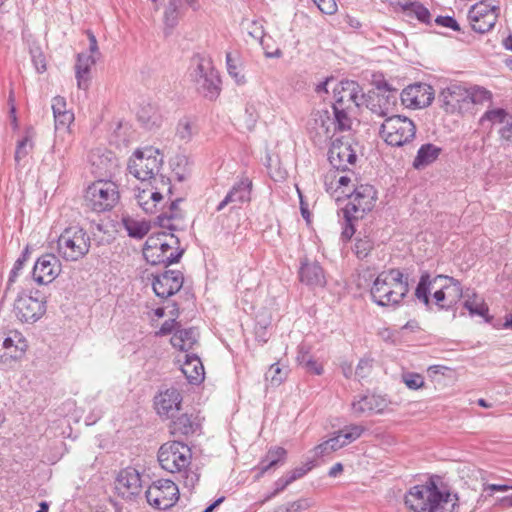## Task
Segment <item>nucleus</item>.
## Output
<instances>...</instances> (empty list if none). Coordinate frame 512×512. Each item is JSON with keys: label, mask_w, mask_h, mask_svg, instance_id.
<instances>
[{"label": "nucleus", "mask_w": 512, "mask_h": 512, "mask_svg": "<svg viewBox=\"0 0 512 512\" xmlns=\"http://www.w3.org/2000/svg\"><path fill=\"white\" fill-rule=\"evenodd\" d=\"M435 23L437 25H440V26L451 28L454 31H460L461 30V28H460L459 24L457 23V21L453 17H450V16H438L435 19Z\"/></svg>", "instance_id": "69168bd1"}, {"label": "nucleus", "mask_w": 512, "mask_h": 512, "mask_svg": "<svg viewBox=\"0 0 512 512\" xmlns=\"http://www.w3.org/2000/svg\"><path fill=\"white\" fill-rule=\"evenodd\" d=\"M198 333L195 328L176 329L171 337V344L174 348L188 352L197 343Z\"/></svg>", "instance_id": "473e14b6"}, {"label": "nucleus", "mask_w": 512, "mask_h": 512, "mask_svg": "<svg viewBox=\"0 0 512 512\" xmlns=\"http://www.w3.org/2000/svg\"><path fill=\"white\" fill-rule=\"evenodd\" d=\"M55 119V128L57 130L63 129L67 130L70 124L74 121V114L72 111H62L59 115L54 116Z\"/></svg>", "instance_id": "5fc2aeb1"}, {"label": "nucleus", "mask_w": 512, "mask_h": 512, "mask_svg": "<svg viewBox=\"0 0 512 512\" xmlns=\"http://www.w3.org/2000/svg\"><path fill=\"white\" fill-rule=\"evenodd\" d=\"M96 60L93 55L87 53H79L75 64V74L79 89L86 90L89 85L90 69Z\"/></svg>", "instance_id": "c85d7f7f"}, {"label": "nucleus", "mask_w": 512, "mask_h": 512, "mask_svg": "<svg viewBox=\"0 0 512 512\" xmlns=\"http://www.w3.org/2000/svg\"><path fill=\"white\" fill-rule=\"evenodd\" d=\"M169 245H180L179 239L171 233L159 232L150 235L143 249V255L146 258V254L157 252L160 247L169 248Z\"/></svg>", "instance_id": "2f4dec72"}, {"label": "nucleus", "mask_w": 512, "mask_h": 512, "mask_svg": "<svg viewBox=\"0 0 512 512\" xmlns=\"http://www.w3.org/2000/svg\"><path fill=\"white\" fill-rule=\"evenodd\" d=\"M349 202L343 209L344 219H359L371 211L377 199V192L372 185L361 184L348 194Z\"/></svg>", "instance_id": "9b49d317"}, {"label": "nucleus", "mask_w": 512, "mask_h": 512, "mask_svg": "<svg viewBox=\"0 0 512 512\" xmlns=\"http://www.w3.org/2000/svg\"><path fill=\"white\" fill-rule=\"evenodd\" d=\"M499 7L486 2H479L471 7L468 19L473 31L484 34L489 32L498 19Z\"/></svg>", "instance_id": "2eb2a0df"}, {"label": "nucleus", "mask_w": 512, "mask_h": 512, "mask_svg": "<svg viewBox=\"0 0 512 512\" xmlns=\"http://www.w3.org/2000/svg\"><path fill=\"white\" fill-rule=\"evenodd\" d=\"M311 138L316 144H322L331 140L336 132L348 131L351 128H343L336 121V113L328 110L313 112L307 127Z\"/></svg>", "instance_id": "9d476101"}, {"label": "nucleus", "mask_w": 512, "mask_h": 512, "mask_svg": "<svg viewBox=\"0 0 512 512\" xmlns=\"http://www.w3.org/2000/svg\"><path fill=\"white\" fill-rule=\"evenodd\" d=\"M405 12H408L409 14H414L416 18L422 23L430 24L431 22V14L429 10L417 2L411 1V4L408 5Z\"/></svg>", "instance_id": "3c124183"}, {"label": "nucleus", "mask_w": 512, "mask_h": 512, "mask_svg": "<svg viewBox=\"0 0 512 512\" xmlns=\"http://www.w3.org/2000/svg\"><path fill=\"white\" fill-rule=\"evenodd\" d=\"M33 141L32 135L29 131L26 132V135L17 143L15 150V161L17 164L20 163L22 159H24L32 150Z\"/></svg>", "instance_id": "09e8293b"}, {"label": "nucleus", "mask_w": 512, "mask_h": 512, "mask_svg": "<svg viewBox=\"0 0 512 512\" xmlns=\"http://www.w3.org/2000/svg\"><path fill=\"white\" fill-rule=\"evenodd\" d=\"M356 158V153L348 142H343L338 138L332 141L328 151V160L336 170L343 172L348 170V166L354 164Z\"/></svg>", "instance_id": "4be33fe9"}, {"label": "nucleus", "mask_w": 512, "mask_h": 512, "mask_svg": "<svg viewBox=\"0 0 512 512\" xmlns=\"http://www.w3.org/2000/svg\"><path fill=\"white\" fill-rule=\"evenodd\" d=\"M512 117L509 116L508 112L503 108H493L488 109L479 119V124L485 126L486 123L489 124L491 128L495 124H505Z\"/></svg>", "instance_id": "79ce46f5"}, {"label": "nucleus", "mask_w": 512, "mask_h": 512, "mask_svg": "<svg viewBox=\"0 0 512 512\" xmlns=\"http://www.w3.org/2000/svg\"><path fill=\"white\" fill-rule=\"evenodd\" d=\"M416 125L406 116L391 115L380 127V136L390 146L403 147L409 145L416 137Z\"/></svg>", "instance_id": "423d86ee"}, {"label": "nucleus", "mask_w": 512, "mask_h": 512, "mask_svg": "<svg viewBox=\"0 0 512 512\" xmlns=\"http://www.w3.org/2000/svg\"><path fill=\"white\" fill-rule=\"evenodd\" d=\"M118 186L111 180L100 179L86 190L85 205L94 212L111 210L119 201Z\"/></svg>", "instance_id": "6e6552de"}, {"label": "nucleus", "mask_w": 512, "mask_h": 512, "mask_svg": "<svg viewBox=\"0 0 512 512\" xmlns=\"http://www.w3.org/2000/svg\"><path fill=\"white\" fill-rule=\"evenodd\" d=\"M469 86L458 82L450 83L439 94V101L447 113H465L468 111Z\"/></svg>", "instance_id": "4468645a"}, {"label": "nucleus", "mask_w": 512, "mask_h": 512, "mask_svg": "<svg viewBox=\"0 0 512 512\" xmlns=\"http://www.w3.org/2000/svg\"><path fill=\"white\" fill-rule=\"evenodd\" d=\"M299 276L301 282L309 286H323L325 284L323 269L318 263L302 264Z\"/></svg>", "instance_id": "72a5a7b5"}, {"label": "nucleus", "mask_w": 512, "mask_h": 512, "mask_svg": "<svg viewBox=\"0 0 512 512\" xmlns=\"http://www.w3.org/2000/svg\"><path fill=\"white\" fill-rule=\"evenodd\" d=\"M265 378L272 386H278L284 380L285 373L282 371L278 363H274L269 367L265 374Z\"/></svg>", "instance_id": "603ef678"}, {"label": "nucleus", "mask_w": 512, "mask_h": 512, "mask_svg": "<svg viewBox=\"0 0 512 512\" xmlns=\"http://www.w3.org/2000/svg\"><path fill=\"white\" fill-rule=\"evenodd\" d=\"M146 183L150 188H153V190L160 193L161 201L163 200L165 194L171 195L172 193L170 179L160 174V172L150 180L146 181Z\"/></svg>", "instance_id": "de8ad7c7"}, {"label": "nucleus", "mask_w": 512, "mask_h": 512, "mask_svg": "<svg viewBox=\"0 0 512 512\" xmlns=\"http://www.w3.org/2000/svg\"><path fill=\"white\" fill-rule=\"evenodd\" d=\"M376 91L365 95L364 105L375 115L383 118L394 113L398 103V91L385 80L376 83Z\"/></svg>", "instance_id": "1a4fd4ad"}, {"label": "nucleus", "mask_w": 512, "mask_h": 512, "mask_svg": "<svg viewBox=\"0 0 512 512\" xmlns=\"http://www.w3.org/2000/svg\"><path fill=\"white\" fill-rule=\"evenodd\" d=\"M442 148L432 143L420 146L413 160L412 166L416 170H422L434 163L440 156Z\"/></svg>", "instance_id": "c756f323"}, {"label": "nucleus", "mask_w": 512, "mask_h": 512, "mask_svg": "<svg viewBox=\"0 0 512 512\" xmlns=\"http://www.w3.org/2000/svg\"><path fill=\"white\" fill-rule=\"evenodd\" d=\"M372 368V361L369 359H361L356 367L355 375L359 378H365Z\"/></svg>", "instance_id": "338daca9"}, {"label": "nucleus", "mask_w": 512, "mask_h": 512, "mask_svg": "<svg viewBox=\"0 0 512 512\" xmlns=\"http://www.w3.org/2000/svg\"><path fill=\"white\" fill-rule=\"evenodd\" d=\"M28 345L20 333L15 332L7 337H0V361L9 364L20 359Z\"/></svg>", "instance_id": "5701e85b"}, {"label": "nucleus", "mask_w": 512, "mask_h": 512, "mask_svg": "<svg viewBox=\"0 0 512 512\" xmlns=\"http://www.w3.org/2000/svg\"><path fill=\"white\" fill-rule=\"evenodd\" d=\"M296 360L308 373L315 375H321L323 373L322 364L314 359L310 353V347L305 344L299 346Z\"/></svg>", "instance_id": "c9c22d12"}, {"label": "nucleus", "mask_w": 512, "mask_h": 512, "mask_svg": "<svg viewBox=\"0 0 512 512\" xmlns=\"http://www.w3.org/2000/svg\"><path fill=\"white\" fill-rule=\"evenodd\" d=\"M26 255H27V251L20 258H18L15 261L14 266L9 275V279H8V283H7V290H9L11 288V285L15 282L19 271L23 268L24 262L26 261Z\"/></svg>", "instance_id": "680f3d73"}, {"label": "nucleus", "mask_w": 512, "mask_h": 512, "mask_svg": "<svg viewBox=\"0 0 512 512\" xmlns=\"http://www.w3.org/2000/svg\"><path fill=\"white\" fill-rule=\"evenodd\" d=\"M456 495L441 492L434 483L413 486L405 495L410 512H456Z\"/></svg>", "instance_id": "f257e3e1"}, {"label": "nucleus", "mask_w": 512, "mask_h": 512, "mask_svg": "<svg viewBox=\"0 0 512 512\" xmlns=\"http://www.w3.org/2000/svg\"><path fill=\"white\" fill-rule=\"evenodd\" d=\"M181 401L182 398L177 389H167L155 398L157 413L160 416H166L167 418L173 417L174 413L180 409Z\"/></svg>", "instance_id": "393cba45"}, {"label": "nucleus", "mask_w": 512, "mask_h": 512, "mask_svg": "<svg viewBox=\"0 0 512 512\" xmlns=\"http://www.w3.org/2000/svg\"><path fill=\"white\" fill-rule=\"evenodd\" d=\"M226 63L229 75L233 77L238 84H243L245 82L244 75L240 73L237 60L233 58L231 53L226 54Z\"/></svg>", "instance_id": "864d4df0"}, {"label": "nucleus", "mask_w": 512, "mask_h": 512, "mask_svg": "<svg viewBox=\"0 0 512 512\" xmlns=\"http://www.w3.org/2000/svg\"><path fill=\"white\" fill-rule=\"evenodd\" d=\"M443 277L442 275H437L433 279L430 278V275L428 272L422 273L420 280L417 284L416 290H415V297L424 303L426 306H429L430 304V298L429 295L431 293L432 289H436V285L438 282H442Z\"/></svg>", "instance_id": "f704fd0d"}, {"label": "nucleus", "mask_w": 512, "mask_h": 512, "mask_svg": "<svg viewBox=\"0 0 512 512\" xmlns=\"http://www.w3.org/2000/svg\"><path fill=\"white\" fill-rule=\"evenodd\" d=\"M385 407V399L376 395H364L352 402V410L356 416L364 413H380Z\"/></svg>", "instance_id": "cd10ccee"}, {"label": "nucleus", "mask_w": 512, "mask_h": 512, "mask_svg": "<svg viewBox=\"0 0 512 512\" xmlns=\"http://www.w3.org/2000/svg\"><path fill=\"white\" fill-rule=\"evenodd\" d=\"M287 451L282 447H272L268 450L266 456L258 465L259 474L257 479L260 478L271 468H274L279 463H283L286 459Z\"/></svg>", "instance_id": "e433bc0d"}, {"label": "nucleus", "mask_w": 512, "mask_h": 512, "mask_svg": "<svg viewBox=\"0 0 512 512\" xmlns=\"http://www.w3.org/2000/svg\"><path fill=\"white\" fill-rule=\"evenodd\" d=\"M90 247V235L78 225L66 227L57 240L58 255L68 262L83 259L89 253Z\"/></svg>", "instance_id": "39448f33"}, {"label": "nucleus", "mask_w": 512, "mask_h": 512, "mask_svg": "<svg viewBox=\"0 0 512 512\" xmlns=\"http://www.w3.org/2000/svg\"><path fill=\"white\" fill-rule=\"evenodd\" d=\"M191 76L197 85L198 92L205 98L214 100L218 97L221 80L209 60L198 59Z\"/></svg>", "instance_id": "f8f14e48"}, {"label": "nucleus", "mask_w": 512, "mask_h": 512, "mask_svg": "<svg viewBox=\"0 0 512 512\" xmlns=\"http://www.w3.org/2000/svg\"><path fill=\"white\" fill-rule=\"evenodd\" d=\"M252 182L248 178H242L235 183L225 198L218 204L216 210L221 211L231 205V210L238 207V204L250 201Z\"/></svg>", "instance_id": "b1692460"}, {"label": "nucleus", "mask_w": 512, "mask_h": 512, "mask_svg": "<svg viewBox=\"0 0 512 512\" xmlns=\"http://www.w3.org/2000/svg\"><path fill=\"white\" fill-rule=\"evenodd\" d=\"M332 111L336 113V121L343 128H351V115L356 108L364 105L365 94L360 85L353 80H344L336 85Z\"/></svg>", "instance_id": "20e7f679"}, {"label": "nucleus", "mask_w": 512, "mask_h": 512, "mask_svg": "<svg viewBox=\"0 0 512 512\" xmlns=\"http://www.w3.org/2000/svg\"><path fill=\"white\" fill-rule=\"evenodd\" d=\"M169 248L160 247L157 252L146 254V260L152 265L163 264L165 267L179 262L184 253V249H180L179 245H169Z\"/></svg>", "instance_id": "bb28decb"}, {"label": "nucleus", "mask_w": 512, "mask_h": 512, "mask_svg": "<svg viewBox=\"0 0 512 512\" xmlns=\"http://www.w3.org/2000/svg\"><path fill=\"white\" fill-rule=\"evenodd\" d=\"M115 488L123 499L131 500L139 495L142 481L138 470L133 467L122 469L116 478Z\"/></svg>", "instance_id": "aec40b11"}, {"label": "nucleus", "mask_w": 512, "mask_h": 512, "mask_svg": "<svg viewBox=\"0 0 512 512\" xmlns=\"http://www.w3.org/2000/svg\"><path fill=\"white\" fill-rule=\"evenodd\" d=\"M402 378L406 386L412 390H417L424 385V378L420 374L406 373Z\"/></svg>", "instance_id": "4d7b16f0"}, {"label": "nucleus", "mask_w": 512, "mask_h": 512, "mask_svg": "<svg viewBox=\"0 0 512 512\" xmlns=\"http://www.w3.org/2000/svg\"><path fill=\"white\" fill-rule=\"evenodd\" d=\"M312 467H313V465L311 462L306 463L305 465H303L301 467H297V468L291 470L290 472H288L286 474V477L292 483V482L296 481L297 479L303 477L308 471H310L312 469Z\"/></svg>", "instance_id": "e2e57ef3"}, {"label": "nucleus", "mask_w": 512, "mask_h": 512, "mask_svg": "<svg viewBox=\"0 0 512 512\" xmlns=\"http://www.w3.org/2000/svg\"><path fill=\"white\" fill-rule=\"evenodd\" d=\"M53 115H59L62 111H68L66 109V100L61 96H56L52 100Z\"/></svg>", "instance_id": "774afa93"}, {"label": "nucleus", "mask_w": 512, "mask_h": 512, "mask_svg": "<svg viewBox=\"0 0 512 512\" xmlns=\"http://www.w3.org/2000/svg\"><path fill=\"white\" fill-rule=\"evenodd\" d=\"M191 459L190 447L180 441L164 443L158 451L161 467L170 473H179L188 489H193L200 478L197 472L190 469Z\"/></svg>", "instance_id": "f03ea898"}, {"label": "nucleus", "mask_w": 512, "mask_h": 512, "mask_svg": "<svg viewBox=\"0 0 512 512\" xmlns=\"http://www.w3.org/2000/svg\"><path fill=\"white\" fill-rule=\"evenodd\" d=\"M436 290L433 293V298L435 300V304L442 310H449L453 307L452 303H449V299L446 298V293L444 289L441 288L439 283L436 285Z\"/></svg>", "instance_id": "6e6d98bb"}, {"label": "nucleus", "mask_w": 512, "mask_h": 512, "mask_svg": "<svg viewBox=\"0 0 512 512\" xmlns=\"http://www.w3.org/2000/svg\"><path fill=\"white\" fill-rule=\"evenodd\" d=\"M45 311V302L29 295H20L14 303V312L22 322H36Z\"/></svg>", "instance_id": "f3484780"}, {"label": "nucleus", "mask_w": 512, "mask_h": 512, "mask_svg": "<svg viewBox=\"0 0 512 512\" xmlns=\"http://www.w3.org/2000/svg\"><path fill=\"white\" fill-rule=\"evenodd\" d=\"M196 132L197 127L192 119L184 117L179 120L176 127V137L181 141L189 142Z\"/></svg>", "instance_id": "49530a36"}, {"label": "nucleus", "mask_w": 512, "mask_h": 512, "mask_svg": "<svg viewBox=\"0 0 512 512\" xmlns=\"http://www.w3.org/2000/svg\"><path fill=\"white\" fill-rule=\"evenodd\" d=\"M29 52L31 55L32 63L38 73H43L46 71V59L38 45H31L29 48Z\"/></svg>", "instance_id": "8fccbe9b"}, {"label": "nucleus", "mask_w": 512, "mask_h": 512, "mask_svg": "<svg viewBox=\"0 0 512 512\" xmlns=\"http://www.w3.org/2000/svg\"><path fill=\"white\" fill-rule=\"evenodd\" d=\"M322 13L331 15L336 12L337 5L334 0H317L314 2Z\"/></svg>", "instance_id": "0e129e2a"}, {"label": "nucleus", "mask_w": 512, "mask_h": 512, "mask_svg": "<svg viewBox=\"0 0 512 512\" xmlns=\"http://www.w3.org/2000/svg\"><path fill=\"white\" fill-rule=\"evenodd\" d=\"M468 92V110L471 105L490 106L493 102V95L491 91L482 86L470 85Z\"/></svg>", "instance_id": "ea45409f"}, {"label": "nucleus", "mask_w": 512, "mask_h": 512, "mask_svg": "<svg viewBox=\"0 0 512 512\" xmlns=\"http://www.w3.org/2000/svg\"><path fill=\"white\" fill-rule=\"evenodd\" d=\"M259 115L253 105H247L245 108V126L248 130H252L257 121H258Z\"/></svg>", "instance_id": "052dcab7"}, {"label": "nucleus", "mask_w": 512, "mask_h": 512, "mask_svg": "<svg viewBox=\"0 0 512 512\" xmlns=\"http://www.w3.org/2000/svg\"><path fill=\"white\" fill-rule=\"evenodd\" d=\"M182 0H168L164 7L163 22L166 29L172 30L177 26L181 17Z\"/></svg>", "instance_id": "4c0bfd02"}, {"label": "nucleus", "mask_w": 512, "mask_h": 512, "mask_svg": "<svg viewBox=\"0 0 512 512\" xmlns=\"http://www.w3.org/2000/svg\"><path fill=\"white\" fill-rule=\"evenodd\" d=\"M247 32L255 41L262 43L264 37V29L260 22L252 21L247 26Z\"/></svg>", "instance_id": "13d9d810"}, {"label": "nucleus", "mask_w": 512, "mask_h": 512, "mask_svg": "<svg viewBox=\"0 0 512 512\" xmlns=\"http://www.w3.org/2000/svg\"><path fill=\"white\" fill-rule=\"evenodd\" d=\"M182 372L192 384H198L204 379V366L196 354H185Z\"/></svg>", "instance_id": "7c9ffc66"}, {"label": "nucleus", "mask_w": 512, "mask_h": 512, "mask_svg": "<svg viewBox=\"0 0 512 512\" xmlns=\"http://www.w3.org/2000/svg\"><path fill=\"white\" fill-rule=\"evenodd\" d=\"M464 308L469 311V314L471 316L477 315L483 317L486 322H490V318L488 317V306L485 304L484 300L477 294L472 293V295H466V300L464 301Z\"/></svg>", "instance_id": "a19ab883"}, {"label": "nucleus", "mask_w": 512, "mask_h": 512, "mask_svg": "<svg viewBox=\"0 0 512 512\" xmlns=\"http://www.w3.org/2000/svg\"><path fill=\"white\" fill-rule=\"evenodd\" d=\"M197 424L188 414H182L172 422V434L174 435H190L196 430Z\"/></svg>", "instance_id": "c03bdc74"}, {"label": "nucleus", "mask_w": 512, "mask_h": 512, "mask_svg": "<svg viewBox=\"0 0 512 512\" xmlns=\"http://www.w3.org/2000/svg\"><path fill=\"white\" fill-rule=\"evenodd\" d=\"M60 272V260L54 254H45L39 257L34 264L32 278L39 285H47L51 283Z\"/></svg>", "instance_id": "6ab92c4d"}, {"label": "nucleus", "mask_w": 512, "mask_h": 512, "mask_svg": "<svg viewBox=\"0 0 512 512\" xmlns=\"http://www.w3.org/2000/svg\"><path fill=\"white\" fill-rule=\"evenodd\" d=\"M443 280L439 282V285L446 293V298L449 299V303L456 305L458 301L463 297V289L461 283L453 277L442 275Z\"/></svg>", "instance_id": "58836bf2"}, {"label": "nucleus", "mask_w": 512, "mask_h": 512, "mask_svg": "<svg viewBox=\"0 0 512 512\" xmlns=\"http://www.w3.org/2000/svg\"><path fill=\"white\" fill-rule=\"evenodd\" d=\"M135 199L139 207L146 213H155L157 206L161 203V195L158 191L150 188L146 182H141L135 193Z\"/></svg>", "instance_id": "a878e982"}, {"label": "nucleus", "mask_w": 512, "mask_h": 512, "mask_svg": "<svg viewBox=\"0 0 512 512\" xmlns=\"http://www.w3.org/2000/svg\"><path fill=\"white\" fill-rule=\"evenodd\" d=\"M408 292V277L399 269L379 273L370 290L372 300L379 306L398 305Z\"/></svg>", "instance_id": "7ed1b4c3"}, {"label": "nucleus", "mask_w": 512, "mask_h": 512, "mask_svg": "<svg viewBox=\"0 0 512 512\" xmlns=\"http://www.w3.org/2000/svg\"><path fill=\"white\" fill-rule=\"evenodd\" d=\"M163 155L159 149L145 147L136 150L128 161V171L141 182H146L160 172Z\"/></svg>", "instance_id": "0eeeda50"}, {"label": "nucleus", "mask_w": 512, "mask_h": 512, "mask_svg": "<svg viewBox=\"0 0 512 512\" xmlns=\"http://www.w3.org/2000/svg\"><path fill=\"white\" fill-rule=\"evenodd\" d=\"M183 282L184 277L179 270H167L154 278L152 286L158 297L168 298L182 288Z\"/></svg>", "instance_id": "412c9836"}, {"label": "nucleus", "mask_w": 512, "mask_h": 512, "mask_svg": "<svg viewBox=\"0 0 512 512\" xmlns=\"http://www.w3.org/2000/svg\"><path fill=\"white\" fill-rule=\"evenodd\" d=\"M500 140L502 142V146L510 147L512 146V121H508L504 124L502 128L499 130Z\"/></svg>", "instance_id": "bf43d9fd"}, {"label": "nucleus", "mask_w": 512, "mask_h": 512, "mask_svg": "<svg viewBox=\"0 0 512 512\" xmlns=\"http://www.w3.org/2000/svg\"><path fill=\"white\" fill-rule=\"evenodd\" d=\"M403 105L408 108H424L431 104L434 92L430 85L415 83L406 87L400 94Z\"/></svg>", "instance_id": "a211bd4d"}, {"label": "nucleus", "mask_w": 512, "mask_h": 512, "mask_svg": "<svg viewBox=\"0 0 512 512\" xmlns=\"http://www.w3.org/2000/svg\"><path fill=\"white\" fill-rule=\"evenodd\" d=\"M92 172L100 177H110L118 169L119 162L116 155L106 148H95L88 156Z\"/></svg>", "instance_id": "dca6fc26"}, {"label": "nucleus", "mask_w": 512, "mask_h": 512, "mask_svg": "<svg viewBox=\"0 0 512 512\" xmlns=\"http://www.w3.org/2000/svg\"><path fill=\"white\" fill-rule=\"evenodd\" d=\"M122 222L128 235L133 238L142 239L150 230V224L146 221H137L130 217H124Z\"/></svg>", "instance_id": "37998d69"}, {"label": "nucleus", "mask_w": 512, "mask_h": 512, "mask_svg": "<svg viewBox=\"0 0 512 512\" xmlns=\"http://www.w3.org/2000/svg\"><path fill=\"white\" fill-rule=\"evenodd\" d=\"M179 202H180V199L171 201L168 211L163 212L162 214H160L158 216V224L160 227L168 228L170 230L175 229L174 225L171 224L170 221L182 218L181 211L178 208Z\"/></svg>", "instance_id": "a18cd8bd"}, {"label": "nucleus", "mask_w": 512, "mask_h": 512, "mask_svg": "<svg viewBox=\"0 0 512 512\" xmlns=\"http://www.w3.org/2000/svg\"><path fill=\"white\" fill-rule=\"evenodd\" d=\"M145 497L148 504L153 508L166 510L178 501L179 489L173 481L159 479L148 487Z\"/></svg>", "instance_id": "ddd939ff"}]
</instances>
